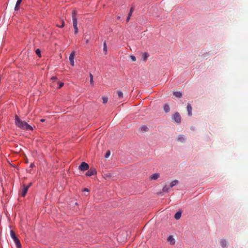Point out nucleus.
Listing matches in <instances>:
<instances>
[{
    "label": "nucleus",
    "instance_id": "obj_1",
    "mask_svg": "<svg viewBox=\"0 0 248 248\" xmlns=\"http://www.w3.org/2000/svg\"><path fill=\"white\" fill-rule=\"evenodd\" d=\"M15 124L16 125L22 129L25 130H33V127L29 124L27 122L22 121L17 116H15Z\"/></svg>",
    "mask_w": 248,
    "mask_h": 248
},
{
    "label": "nucleus",
    "instance_id": "obj_2",
    "mask_svg": "<svg viewBox=\"0 0 248 248\" xmlns=\"http://www.w3.org/2000/svg\"><path fill=\"white\" fill-rule=\"evenodd\" d=\"M76 13L75 11H73L72 12V19H73V27L74 29V33L75 34L78 33V20L76 18Z\"/></svg>",
    "mask_w": 248,
    "mask_h": 248
},
{
    "label": "nucleus",
    "instance_id": "obj_3",
    "mask_svg": "<svg viewBox=\"0 0 248 248\" xmlns=\"http://www.w3.org/2000/svg\"><path fill=\"white\" fill-rule=\"evenodd\" d=\"M31 185H32V183H30L27 186L25 185H24L23 186L22 192H21V194L22 197H24L26 195V194L29 188L31 186Z\"/></svg>",
    "mask_w": 248,
    "mask_h": 248
},
{
    "label": "nucleus",
    "instance_id": "obj_4",
    "mask_svg": "<svg viewBox=\"0 0 248 248\" xmlns=\"http://www.w3.org/2000/svg\"><path fill=\"white\" fill-rule=\"evenodd\" d=\"M173 120L176 123L180 124L181 121V117L178 112H175L172 116Z\"/></svg>",
    "mask_w": 248,
    "mask_h": 248
},
{
    "label": "nucleus",
    "instance_id": "obj_5",
    "mask_svg": "<svg viewBox=\"0 0 248 248\" xmlns=\"http://www.w3.org/2000/svg\"><path fill=\"white\" fill-rule=\"evenodd\" d=\"M89 168V165L85 162H82L78 167V169L81 171H85L88 170Z\"/></svg>",
    "mask_w": 248,
    "mask_h": 248
},
{
    "label": "nucleus",
    "instance_id": "obj_6",
    "mask_svg": "<svg viewBox=\"0 0 248 248\" xmlns=\"http://www.w3.org/2000/svg\"><path fill=\"white\" fill-rule=\"evenodd\" d=\"M97 173V171L95 168L92 167L90 168V170H89L86 173L85 175L87 176H91L92 175H94L96 174Z\"/></svg>",
    "mask_w": 248,
    "mask_h": 248
},
{
    "label": "nucleus",
    "instance_id": "obj_7",
    "mask_svg": "<svg viewBox=\"0 0 248 248\" xmlns=\"http://www.w3.org/2000/svg\"><path fill=\"white\" fill-rule=\"evenodd\" d=\"M75 52L74 51H72L70 55H69V61H70V64L72 66H74V58H75Z\"/></svg>",
    "mask_w": 248,
    "mask_h": 248
},
{
    "label": "nucleus",
    "instance_id": "obj_8",
    "mask_svg": "<svg viewBox=\"0 0 248 248\" xmlns=\"http://www.w3.org/2000/svg\"><path fill=\"white\" fill-rule=\"evenodd\" d=\"M167 241L170 243V244L173 245L175 243V240L171 235L168 236Z\"/></svg>",
    "mask_w": 248,
    "mask_h": 248
},
{
    "label": "nucleus",
    "instance_id": "obj_9",
    "mask_svg": "<svg viewBox=\"0 0 248 248\" xmlns=\"http://www.w3.org/2000/svg\"><path fill=\"white\" fill-rule=\"evenodd\" d=\"M187 110L188 112V115L189 116H191L192 115V107L190 104H188L187 105Z\"/></svg>",
    "mask_w": 248,
    "mask_h": 248
},
{
    "label": "nucleus",
    "instance_id": "obj_10",
    "mask_svg": "<svg viewBox=\"0 0 248 248\" xmlns=\"http://www.w3.org/2000/svg\"><path fill=\"white\" fill-rule=\"evenodd\" d=\"M159 173H155L150 176L151 180H156L159 177Z\"/></svg>",
    "mask_w": 248,
    "mask_h": 248
},
{
    "label": "nucleus",
    "instance_id": "obj_11",
    "mask_svg": "<svg viewBox=\"0 0 248 248\" xmlns=\"http://www.w3.org/2000/svg\"><path fill=\"white\" fill-rule=\"evenodd\" d=\"M14 241L15 242L17 248H21V244H20V242L19 239L17 238H16L15 240H14Z\"/></svg>",
    "mask_w": 248,
    "mask_h": 248
},
{
    "label": "nucleus",
    "instance_id": "obj_12",
    "mask_svg": "<svg viewBox=\"0 0 248 248\" xmlns=\"http://www.w3.org/2000/svg\"><path fill=\"white\" fill-rule=\"evenodd\" d=\"M220 244L222 248H226L227 246V241L224 239H222L220 240Z\"/></svg>",
    "mask_w": 248,
    "mask_h": 248
},
{
    "label": "nucleus",
    "instance_id": "obj_13",
    "mask_svg": "<svg viewBox=\"0 0 248 248\" xmlns=\"http://www.w3.org/2000/svg\"><path fill=\"white\" fill-rule=\"evenodd\" d=\"M179 181L177 180H174L170 182V187H172L177 185Z\"/></svg>",
    "mask_w": 248,
    "mask_h": 248
},
{
    "label": "nucleus",
    "instance_id": "obj_14",
    "mask_svg": "<svg viewBox=\"0 0 248 248\" xmlns=\"http://www.w3.org/2000/svg\"><path fill=\"white\" fill-rule=\"evenodd\" d=\"M148 57V55L146 52H144L142 56H141V60L145 62L146 61L147 58Z\"/></svg>",
    "mask_w": 248,
    "mask_h": 248
},
{
    "label": "nucleus",
    "instance_id": "obj_15",
    "mask_svg": "<svg viewBox=\"0 0 248 248\" xmlns=\"http://www.w3.org/2000/svg\"><path fill=\"white\" fill-rule=\"evenodd\" d=\"M173 93L177 98H181L182 96V93L180 92H174Z\"/></svg>",
    "mask_w": 248,
    "mask_h": 248
},
{
    "label": "nucleus",
    "instance_id": "obj_16",
    "mask_svg": "<svg viewBox=\"0 0 248 248\" xmlns=\"http://www.w3.org/2000/svg\"><path fill=\"white\" fill-rule=\"evenodd\" d=\"M182 213L181 211L177 212L174 215V217L176 219H179L181 217Z\"/></svg>",
    "mask_w": 248,
    "mask_h": 248
},
{
    "label": "nucleus",
    "instance_id": "obj_17",
    "mask_svg": "<svg viewBox=\"0 0 248 248\" xmlns=\"http://www.w3.org/2000/svg\"><path fill=\"white\" fill-rule=\"evenodd\" d=\"M185 138L184 136H183L182 135H180L178 137V138H177L178 141L183 142L185 141Z\"/></svg>",
    "mask_w": 248,
    "mask_h": 248
},
{
    "label": "nucleus",
    "instance_id": "obj_18",
    "mask_svg": "<svg viewBox=\"0 0 248 248\" xmlns=\"http://www.w3.org/2000/svg\"><path fill=\"white\" fill-rule=\"evenodd\" d=\"M164 110L165 112L168 113L170 110V106L168 104H165L164 106Z\"/></svg>",
    "mask_w": 248,
    "mask_h": 248
},
{
    "label": "nucleus",
    "instance_id": "obj_19",
    "mask_svg": "<svg viewBox=\"0 0 248 248\" xmlns=\"http://www.w3.org/2000/svg\"><path fill=\"white\" fill-rule=\"evenodd\" d=\"M170 188V186H168L167 185H165L162 188V191L165 193L168 192H169Z\"/></svg>",
    "mask_w": 248,
    "mask_h": 248
},
{
    "label": "nucleus",
    "instance_id": "obj_20",
    "mask_svg": "<svg viewBox=\"0 0 248 248\" xmlns=\"http://www.w3.org/2000/svg\"><path fill=\"white\" fill-rule=\"evenodd\" d=\"M10 235L12 238L13 239V240L17 238L15 235L14 232L13 230H11L10 231Z\"/></svg>",
    "mask_w": 248,
    "mask_h": 248
},
{
    "label": "nucleus",
    "instance_id": "obj_21",
    "mask_svg": "<svg viewBox=\"0 0 248 248\" xmlns=\"http://www.w3.org/2000/svg\"><path fill=\"white\" fill-rule=\"evenodd\" d=\"M117 94H118V96L119 98L121 99V98H122L123 97V93H122V91H117Z\"/></svg>",
    "mask_w": 248,
    "mask_h": 248
},
{
    "label": "nucleus",
    "instance_id": "obj_22",
    "mask_svg": "<svg viewBox=\"0 0 248 248\" xmlns=\"http://www.w3.org/2000/svg\"><path fill=\"white\" fill-rule=\"evenodd\" d=\"M103 50L105 53H106L107 51V44L105 41L103 43Z\"/></svg>",
    "mask_w": 248,
    "mask_h": 248
},
{
    "label": "nucleus",
    "instance_id": "obj_23",
    "mask_svg": "<svg viewBox=\"0 0 248 248\" xmlns=\"http://www.w3.org/2000/svg\"><path fill=\"white\" fill-rule=\"evenodd\" d=\"M90 84L91 85H93V76L91 74H90Z\"/></svg>",
    "mask_w": 248,
    "mask_h": 248
},
{
    "label": "nucleus",
    "instance_id": "obj_24",
    "mask_svg": "<svg viewBox=\"0 0 248 248\" xmlns=\"http://www.w3.org/2000/svg\"><path fill=\"white\" fill-rule=\"evenodd\" d=\"M140 129L142 130H143V131H147L148 128L147 126H146V125H142V126L140 127Z\"/></svg>",
    "mask_w": 248,
    "mask_h": 248
},
{
    "label": "nucleus",
    "instance_id": "obj_25",
    "mask_svg": "<svg viewBox=\"0 0 248 248\" xmlns=\"http://www.w3.org/2000/svg\"><path fill=\"white\" fill-rule=\"evenodd\" d=\"M103 103L104 104L108 102V98L107 97L103 96L102 97Z\"/></svg>",
    "mask_w": 248,
    "mask_h": 248
},
{
    "label": "nucleus",
    "instance_id": "obj_26",
    "mask_svg": "<svg viewBox=\"0 0 248 248\" xmlns=\"http://www.w3.org/2000/svg\"><path fill=\"white\" fill-rule=\"evenodd\" d=\"M133 10H134V8L133 7H131L130 10V11L129 12L128 16H131V15L133 13Z\"/></svg>",
    "mask_w": 248,
    "mask_h": 248
},
{
    "label": "nucleus",
    "instance_id": "obj_27",
    "mask_svg": "<svg viewBox=\"0 0 248 248\" xmlns=\"http://www.w3.org/2000/svg\"><path fill=\"white\" fill-rule=\"evenodd\" d=\"M35 52H36V54L38 55V56H40L41 55V52H40V50L39 49H37L36 50H35Z\"/></svg>",
    "mask_w": 248,
    "mask_h": 248
},
{
    "label": "nucleus",
    "instance_id": "obj_28",
    "mask_svg": "<svg viewBox=\"0 0 248 248\" xmlns=\"http://www.w3.org/2000/svg\"><path fill=\"white\" fill-rule=\"evenodd\" d=\"M110 155V152L109 151H108L107 153H106V154L105 155V157L106 158H108Z\"/></svg>",
    "mask_w": 248,
    "mask_h": 248
},
{
    "label": "nucleus",
    "instance_id": "obj_29",
    "mask_svg": "<svg viewBox=\"0 0 248 248\" xmlns=\"http://www.w3.org/2000/svg\"><path fill=\"white\" fill-rule=\"evenodd\" d=\"M19 9V5H17L16 3L15 7V11H18Z\"/></svg>",
    "mask_w": 248,
    "mask_h": 248
},
{
    "label": "nucleus",
    "instance_id": "obj_30",
    "mask_svg": "<svg viewBox=\"0 0 248 248\" xmlns=\"http://www.w3.org/2000/svg\"><path fill=\"white\" fill-rule=\"evenodd\" d=\"M130 58H131L132 61H133V62H134V61H135L136 60V57L133 56V55H131L130 56Z\"/></svg>",
    "mask_w": 248,
    "mask_h": 248
},
{
    "label": "nucleus",
    "instance_id": "obj_31",
    "mask_svg": "<svg viewBox=\"0 0 248 248\" xmlns=\"http://www.w3.org/2000/svg\"><path fill=\"white\" fill-rule=\"evenodd\" d=\"M57 78L56 77H52L51 78V80L53 81H56L57 80Z\"/></svg>",
    "mask_w": 248,
    "mask_h": 248
},
{
    "label": "nucleus",
    "instance_id": "obj_32",
    "mask_svg": "<svg viewBox=\"0 0 248 248\" xmlns=\"http://www.w3.org/2000/svg\"><path fill=\"white\" fill-rule=\"evenodd\" d=\"M63 82H59V87L58 88H61L63 86Z\"/></svg>",
    "mask_w": 248,
    "mask_h": 248
},
{
    "label": "nucleus",
    "instance_id": "obj_33",
    "mask_svg": "<svg viewBox=\"0 0 248 248\" xmlns=\"http://www.w3.org/2000/svg\"><path fill=\"white\" fill-rule=\"evenodd\" d=\"M59 27L61 28H62L64 27V22L63 21H62V24H61L60 26H58Z\"/></svg>",
    "mask_w": 248,
    "mask_h": 248
},
{
    "label": "nucleus",
    "instance_id": "obj_34",
    "mask_svg": "<svg viewBox=\"0 0 248 248\" xmlns=\"http://www.w3.org/2000/svg\"><path fill=\"white\" fill-rule=\"evenodd\" d=\"M22 0H17L16 3L17 5H20L21 3L22 2Z\"/></svg>",
    "mask_w": 248,
    "mask_h": 248
},
{
    "label": "nucleus",
    "instance_id": "obj_35",
    "mask_svg": "<svg viewBox=\"0 0 248 248\" xmlns=\"http://www.w3.org/2000/svg\"><path fill=\"white\" fill-rule=\"evenodd\" d=\"M131 16H128L126 18V22H128Z\"/></svg>",
    "mask_w": 248,
    "mask_h": 248
},
{
    "label": "nucleus",
    "instance_id": "obj_36",
    "mask_svg": "<svg viewBox=\"0 0 248 248\" xmlns=\"http://www.w3.org/2000/svg\"><path fill=\"white\" fill-rule=\"evenodd\" d=\"M85 43H86V44H88V43H89V39H86V38H85Z\"/></svg>",
    "mask_w": 248,
    "mask_h": 248
},
{
    "label": "nucleus",
    "instance_id": "obj_37",
    "mask_svg": "<svg viewBox=\"0 0 248 248\" xmlns=\"http://www.w3.org/2000/svg\"><path fill=\"white\" fill-rule=\"evenodd\" d=\"M83 191H86V192H88L89 191V189L87 188H85L83 190Z\"/></svg>",
    "mask_w": 248,
    "mask_h": 248
},
{
    "label": "nucleus",
    "instance_id": "obj_38",
    "mask_svg": "<svg viewBox=\"0 0 248 248\" xmlns=\"http://www.w3.org/2000/svg\"><path fill=\"white\" fill-rule=\"evenodd\" d=\"M34 166V164L33 163H31V165H30V167L31 168H32Z\"/></svg>",
    "mask_w": 248,
    "mask_h": 248
},
{
    "label": "nucleus",
    "instance_id": "obj_39",
    "mask_svg": "<svg viewBox=\"0 0 248 248\" xmlns=\"http://www.w3.org/2000/svg\"><path fill=\"white\" fill-rule=\"evenodd\" d=\"M45 121H46V120L44 119H41L40 120V122H44Z\"/></svg>",
    "mask_w": 248,
    "mask_h": 248
},
{
    "label": "nucleus",
    "instance_id": "obj_40",
    "mask_svg": "<svg viewBox=\"0 0 248 248\" xmlns=\"http://www.w3.org/2000/svg\"><path fill=\"white\" fill-rule=\"evenodd\" d=\"M120 18H121V16H117V19L118 20L120 19Z\"/></svg>",
    "mask_w": 248,
    "mask_h": 248
}]
</instances>
